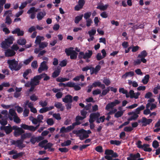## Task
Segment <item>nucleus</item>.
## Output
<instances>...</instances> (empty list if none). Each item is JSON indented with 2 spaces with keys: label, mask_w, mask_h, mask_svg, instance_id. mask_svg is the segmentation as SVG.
Instances as JSON below:
<instances>
[{
  "label": "nucleus",
  "mask_w": 160,
  "mask_h": 160,
  "mask_svg": "<svg viewBox=\"0 0 160 160\" xmlns=\"http://www.w3.org/2000/svg\"><path fill=\"white\" fill-rule=\"evenodd\" d=\"M103 82L107 86H109L111 83L110 80L109 79L107 78H104Z\"/></svg>",
  "instance_id": "8fccbe9b"
},
{
  "label": "nucleus",
  "mask_w": 160,
  "mask_h": 160,
  "mask_svg": "<svg viewBox=\"0 0 160 160\" xmlns=\"http://www.w3.org/2000/svg\"><path fill=\"white\" fill-rule=\"evenodd\" d=\"M38 9H36L34 7H32L30 8L27 11V13L30 14V18L32 19H34L36 16L35 13L38 11Z\"/></svg>",
  "instance_id": "0eeeda50"
},
{
  "label": "nucleus",
  "mask_w": 160,
  "mask_h": 160,
  "mask_svg": "<svg viewBox=\"0 0 160 160\" xmlns=\"http://www.w3.org/2000/svg\"><path fill=\"white\" fill-rule=\"evenodd\" d=\"M67 63V61L66 59L63 60L62 61L59 63V65L61 67H65L66 66Z\"/></svg>",
  "instance_id": "13d9d810"
},
{
  "label": "nucleus",
  "mask_w": 160,
  "mask_h": 160,
  "mask_svg": "<svg viewBox=\"0 0 160 160\" xmlns=\"http://www.w3.org/2000/svg\"><path fill=\"white\" fill-rule=\"evenodd\" d=\"M17 42L19 45H24L26 43V40L23 38L19 39L17 41Z\"/></svg>",
  "instance_id": "c03bdc74"
},
{
  "label": "nucleus",
  "mask_w": 160,
  "mask_h": 160,
  "mask_svg": "<svg viewBox=\"0 0 160 160\" xmlns=\"http://www.w3.org/2000/svg\"><path fill=\"white\" fill-rule=\"evenodd\" d=\"M54 106L57 109H60V110L62 112L64 109V107L62 105V104L59 102H56L54 105Z\"/></svg>",
  "instance_id": "a211bd4d"
},
{
  "label": "nucleus",
  "mask_w": 160,
  "mask_h": 160,
  "mask_svg": "<svg viewBox=\"0 0 160 160\" xmlns=\"http://www.w3.org/2000/svg\"><path fill=\"white\" fill-rule=\"evenodd\" d=\"M88 33L89 36H93L96 33V30L95 29H92L91 30L88 32Z\"/></svg>",
  "instance_id": "4d7b16f0"
},
{
  "label": "nucleus",
  "mask_w": 160,
  "mask_h": 160,
  "mask_svg": "<svg viewBox=\"0 0 160 160\" xmlns=\"http://www.w3.org/2000/svg\"><path fill=\"white\" fill-rule=\"evenodd\" d=\"M149 78V75H146L142 80V83L144 84H147L148 82Z\"/></svg>",
  "instance_id": "2f4dec72"
},
{
  "label": "nucleus",
  "mask_w": 160,
  "mask_h": 160,
  "mask_svg": "<svg viewBox=\"0 0 160 160\" xmlns=\"http://www.w3.org/2000/svg\"><path fill=\"white\" fill-rule=\"evenodd\" d=\"M134 75V72L133 71H130L126 72L124 74L122 75V78H126L128 76L132 77Z\"/></svg>",
  "instance_id": "a878e982"
},
{
  "label": "nucleus",
  "mask_w": 160,
  "mask_h": 160,
  "mask_svg": "<svg viewBox=\"0 0 160 160\" xmlns=\"http://www.w3.org/2000/svg\"><path fill=\"white\" fill-rule=\"evenodd\" d=\"M83 15L81 14L80 16H76L75 18L74 22L76 24H78L82 19Z\"/></svg>",
  "instance_id": "72a5a7b5"
},
{
  "label": "nucleus",
  "mask_w": 160,
  "mask_h": 160,
  "mask_svg": "<svg viewBox=\"0 0 160 160\" xmlns=\"http://www.w3.org/2000/svg\"><path fill=\"white\" fill-rule=\"evenodd\" d=\"M9 125L8 126H2L0 128L1 130H4L6 133L7 134H10L12 132V127L9 124Z\"/></svg>",
  "instance_id": "9b49d317"
},
{
  "label": "nucleus",
  "mask_w": 160,
  "mask_h": 160,
  "mask_svg": "<svg viewBox=\"0 0 160 160\" xmlns=\"http://www.w3.org/2000/svg\"><path fill=\"white\" fill-rule=\"evenodd\" d=\"M12 16H10L9 15H8L6 16L5 23L7 25H9L11 24L12 22V19L10 18V17Z\"/></svg>",
  "instance_id": "c9c22d12"
},
{
  "label": "nucleus",
  "mask_w": 160,
  "mask_h": 160,
  "mask_svg": "<svg viewBox=\"0 0 160 160\" xmlns=\"http://www.w3.org/2000/svg\"><path fill=\"white\" fill-rule=\"evenodd\" d=\"M24 132V131L21 128H19L18 130L15 131L14 132V135L15 137H17L21 135Z\"/></svg>",
  "instance_id": "b1692460"
},
{
  "label": "nucleus",
  "mask_w": 160,
  "mask_h": 160,
  "mask_svg": "<svg viewBox=\"0 0 160 160\" xmlns=\"http://www.w3.org/2000/svg\"><path fill=\"white\" fill-rule=\"evenodd\" d=\"M152 146L154 148H157L159 146L158 142L157 140H154L152 142Z\"/></svg>",
  "instance_id": "6e6d98bb"
},
{
  "label": "nucleus",
  "mask_w": 160,
  "mask_h": 160,
  "mask_svg": "<svg viewBox=\"0 0 160 160\" xmlns=\"http://www.w3.org/2000/svg\"><path fill=\"white\" fill-rule=\"evenodd\" d=\"M92 53V50H88L87 52L84 53V55L83 57V58L84 59H86L90 58Z\"/></svg>",
  "instance_id": "412c9836"
},
{
  "label": "nucleus",
  "mask_w": 160,
  "mask_h": 160,
  "mask_svg": "<svg viewBox=\"0 0 160 160\" xmlns=\"http://www.w3.org/2000/svg\"><path fill=\"white\" fill-rule=\"evenodd\" d=\"M1 45L2 48L4 49H7L10 46L5 40L2 42Z\"/></svg>",
  "instance_id": "4c0bfd02"
},
{
  "label": "nucleus",
  "mask_w": 160,
  "mask_h": 160,
  "mask_svg": "<svg viewBox=\"0 0 160 160\" xmlns=\"http://www.w3.org/2000/svg\"><path fill=\"white\" fill-rule=\"evenodd\" d=\"M21 135V139L20 140L22 141V142H23L24 140L27 138L29 137L31 135V134L30 133H24L23 134H22Z\"/></svg>",
  "instance_id": "c756f323"
},
{
  "label": "nucleus",
  "mask_w": 160,
  "mask_h": 160,
  "mask_svg": "<svg viewBox=\"0 0 160 160\" xmlns=\"http://www.w3.org/2000/svg\"><path fill=\"white\" fill-rule=\"evenodd\" d=\"M47 62L43 61L41 63L40 67L38 68V71L39 73L41 72L42 71L48 69V66L46 65Z\"/></svg>",
  "instance_id": "9d476101"
},
{
  "label": "nucleus",
  "mask_w": 160,
  "mask_h": 160,
  "mask_svg": "<svg viewBox=\"0 0 160 160\" xmlns=\"http://www.w3.org/2000/svg\"><path fill=\"white\" fill-rule=\"evenodd\" d=\"M6 0H0V14L2 12L3 8V5L5 9L9 8L11 6V4L9 3H6Z\"/></svg>",
  "instance_id": "39448f33"
},
{
  "label": "nucleus",
  "mask_w": 160,
  "mask_h": 160,
  "mask_svg": "<svg viewBox=\"0 0 160 160\" xmlns=\"http://www.w3.org/2000/svg\"><path fill=\"white\" fill-rule=\"evenodd\" d=\"M95 150L96 151L100 153L103 152L102 148L101 146H98L96 147Z\"/></svg>",
  "instance_id": "680f3d73"
},
{
  "label": "nucleus",
  "mask_w": 160,
  "mask_h": 160,
  "mask_svg": "<svg viewBox=\"0 0 160 160\" xmlns=\"http://www.w3.org/2000/svg\"><path fill=\"white\" fill-rule=\"evenodd\" d=\"M105 120V117L104 116H102L100 117L99 118V117L97 119V120L96 121V122L98 123H99L101 122H103Z\"/></svg>",
  "instance_id": "09e8293b"
},
{
  "label": "nucleus",
  "mask_w": 160,
  "mask_h": 160,
  "mask_svg": "<svg viewBox=\"0 0 160 160\" xmlns=\"http://www.w3.org/2000/svg\"><path fill=\"white\" fill-rule=\"evenodd\" d=\"M120 102L117 99H115L114 101L111 102L108 104L106 106L105 109L108 110L110 108L113 109V107L119 104Z\"/></svg>",
  "instance_id": "423d86ee"
},
{
  "label": "nucleus",
  "mask_w": 160,
  "mask_h": 160,
  "mask_svg": "<svg viewBox=\"0 0 160 160\" xmlns=\"http://www.w3.org/2000/svg\"><path fill=\"white\" fill-rule=\"evenodd\" d=\"M54 108V107L53 106H51L49 107H45L40 109L39 112L40 113H43L48 111H50Z\"/></svg>",
  "instance_id": "6ab92c4d"
},
{
  "label": "nucleus",
  "mask_w": 160,
  "mask_h": 160,
  "mask_svg": "<svg viewBox=\"0 0 160 160\" xmlns=\"http://www.w3.org/2000/svg\"><path fill=\"white\" fill-rule=\"evenodd\" d=\"M5 40L8 45L10 46V45L12 44L13 43V38L12 37H10L7 39H5Z\"/></svg>",
  "instance_id": "49530a36"
},
{
  "label": "nucleus",
  "mask_w": 160,
  "mask_h": 160,
  "mask_svg": "<svg viewBox=\"0 0 160 160\" xmlns=\"http://www.w3.org/2000/svg\"><path fill=\"white\" fill-rule=\"evenodd\" d=\"M74 134H75L76 135L79 134H82L84 137L86 138L89 137V135L87 134V131L83 129H81L79 130H74L73 131Z\"/></svg>",
  "instance_id": "6e6552de"
},
{
  "label": "nucleus",
  "mask_w": 160,
  "mask_h": 160,
  "mask_svg": "<svg viewBox=\"0 0 160 160\" xmlns=\"http://www.w3.org/2000/svg\"><path fill=\"white\" fill-rule=\"evenodd\" d=\"M62 101L66 103H72L73 101L72 97L70 95H66L62 98Z\"/></svg>",
  "instance_id": "ddd939ff"
},
{
  "label": "nucleus",
  "mask_w": 160,
  "mask_h": 160,
  "mask_svg": "<svg viewBox=\"0 0 160 160\" xmlns=\"http://www.w3.org/2000/svg\"><path fill=\"white\" fill-rule=\"evenodd\" d=\"M12 145H14L18 147L19 149L25 147V145L23 143L22 141L20 140H12L11 142Z\"/></svg>",
  "instance_id": "7ed1b4c3"
},
{
  "label": "nucleus",
  "mask_w": 160,
  "mask_h": 160,
  "mask_svg": "<svg viewBox=\"0 0 160 160\" xmlns=\"http://www.w3.org/2000/svg\"><path fill=\"white\" fill-rule=\"evenodd\" d=\"M110 143L111 144L115 145L117 146H119L121 144V141L117 140H111L110 141Z\"/></svg>",
  "instance_id": "a19ab883"
},
{
  "label": "nucleus",
  "mask_w": 160,
  "mask_h": 160,
  "mask_svg": "<svg viewBox=\"0 0 160 160\" xmlns=\"http://www.w3.org/2000/svg\"><path fill=\"white\" fill-rule=\"evenodd\" d=\"M108 6V4H106L105 5H98L96 8L100 9L101 11H104L107 9Z\"/></svg>",
  "instance_id": "7c9ffc66"
},
{
  "label": "nucleus",
  "mask_w": 160,
  "mask_h": 160,
  "mask_svg": "<svg viewBox=\"0 0 160 160\" xmlns=\"http://www.w3.org/2000/svg\"><path fill=\"white\" fill-rule=\"evenodd\" d=\"M9 113L12 117H14L17 115L15 111L13 109H10L9 110Z\"/></svg>",
  "instance_id": "5fc2aeb1"
},
{
  "label": "nucleus",
  "mask_w": 160,
  "mask_h": 160,
  "mask_svg": "<svg viewBox=\"0 0 160 160\" xmlns=\"http://www.w3.org/2000/svg\"><path fill=\"white\" fill-rule=\"evenodd\" d=\"M47 123L48 125L51 126L54 124V122L52 118H50L47 119Z\"/></svg>",
  "instance_id": "603ef678"
},
{
  "label": "nucleus",
  "mask_w": 160,
  "mask_h": 160,
  "mask_svg": "<svg viewBox=\"0 0 160 160\" xmlns=\"http://www.w3.org/2000/svg\"><path fill=\"white\" fill-rule=\"evenodd\" d=\"M72 49L73 48L72 47L66 48L65 52L67 56H70L71 59H76L78 53L75 51L72 50Z\"/></svg>",
  "instance_id": "f03ea898"
},
{
  "label": "nucleus",
  "mask_w": 160,
  "mask_h": 160,
  "mask_svg": "<svg viewBox=\"0 0 160 160\" xmlns=\"http://www.w3.org/2000/svg\"><path fill=\"white\" fill-rule=\"evenodd\" d=\"M37 119L38 122V123L42 122V120L43 119V116L42 114L39 115L37 117Z\"/></svg>",
  "instance_id": "052dcab7"
},
{
  "label": "nucleus",
  "mask_w": 160,
  "mask_h": 160,
  "mask_svg": "<svg viewBox=\"0 0 160 160\" xmlns=\"http://www.w3.org/2000/svg\"><path fill=\"white\" fill-rule=\"evenodd\" d=\"M46 13L45 11L40 12L37 14V17L38 20H41L46 15Z\"/></svg>",
  "instance_id": "4be33fe9"
},
{
  "label": "nucleus",
  "mask_w": 160,
  "mask_h": 160,
  "mask_svg": "<svg viewBox=\"0 0 160 160\" xmlns=\"http://www.w3.org/2000/svg\"><path fill=\"white\" fill-rule=\"evenodd\" d=\"M44 39V38L43 37L38 36L36 37V39L35 41V43L37 45H38L41 42L42 40L43 41Z\"/></svg>",
  "instance_id": "393cba45"
},
{
  "label": "nucleus",
  "mask_w": 160,
  "mask_h": 160,
  "mask_svg": "<svg viewBox=\"0 0 160 160\" xmlns=\"http://www.w3.org/2000/svg\"><path fill=\"white\" fill-rule=\"evenodd\" d=\"M86 118V117H82L80 116H77L75 118L76 122L73 123H76V125H80L81 124L80 120H82Z\"/></svg>",
  "instance_id": "5701e85b"
},
{
  "label": "nucleus",
  "mask_w": 160,
  "mask_h": 160,
  "mask_svg": "<svg viewBox=\"0 0 160 160\" xmlns=\"http://www.w3.org/2000/svg\"><path fill=\"white\" fill-rule=\"evenodd\" d=\"M30 99L32 101H35L38 100V98L34 94L31 96L30 97Z\"/></svg>",
  "instance_id": "774afa93"
},
{
  "label": "nucleus",
  "mask_w": 160,
  "mask_h": 160,
  "mask_svg": "<svg viewBox=\"0 0 160 160\" xmlns=\"http://www.w3.org/2000/svg\"><path fill=\"white\" fill-rule=\"evenodd\" d=\"M91 15V12H87L84 13V18L86 20L88 19H89V18L90 17Z\"/></svg>",
  "instance_id": "bf43d9fd"
},
{
  "label": "nucleus",
  "mask_w": 160,
  "mask_h": 160,
  "mask_svg": "<svg viewBox=\"0 0 160 160\" xmlns=\"http://www.w3.org/2000/svg\"><path fill=\"white\" fill-rule=\"evenodd\" d=\"M39 104L42 107H46L48 105V102L46 101H41L39 102Z\"/></svg>",
  "instance_id": "e2e57ef3"
},
{
  "label": "nucleus",
  "mask_w": 160,
  "mask_h": 160,
  "mask_svg": "<svg viewBox=\"0 0 160 160\" xmlns=\"http://www.w3.org/2000/svg\"><path fill=\"white\" fill-rule=\"evenodd\" d=\"M33 56H31L27 59L25 60L23 63L26 65H27L33 59Z\"/></svg>",
  "instance_id": "de8ad7c7"
},
{
  "label": "nucleus",
  "mask_w": 160,
  "mask_h": 160,
  "mask_svg": "<svg viewBox=\"0 0 160 160\" xmlns=\"http://www.w3.org/2000/svg\"><path fill=\"white\" fill-rule=\"evenodd\" d=\"M48 142V141L47 140H46V139L44 140L39 143L38 144V146L40 147H42V148H43V147L44 148V147H45L44 146V145L45 144L47 143Z\"/></svg>",
  "instance_id": "3c124183"
},
{
  "label": "nucleus",
  "mask_w": 160,
  "mask_h": 160,
  "mask_svg": "<svg viewBox=\"0 0 160 160\" xmlns=\"http://www.w3.org/2000/svg\"><path fill=\"white\" fill-rule=\"evenodd\" d=\"M7 63L9 65V68L12 71H19L23 65L22 62L18 63V62L16 61L15 59L8 60L7 61Z\"/></svg>",
  "instance_id": "f257e3e1"
},
{
  "label": "nucleus",
  "mask_w": 160,
  "mask_h": 160,
  "mask_svg": "<svg viewBox=\"0 0 160 160\" xmlns=\"http://www.w3.org/2000/svg\"><path fill=\"white\" fill-rule=\"evenodd\" d=\"M145 108V107L143 105H142L138 107L135 109V112L137 114H139L140 112L143 110Z\"/></svg>",
  "instance_id": "f704fd0d"
},
{
  "label": "nucleus",
  "mask_w": 160,
  "mask_h": 160,
  "mask_svg": "<svg viewBox=\"0 0 160 160\" xmlns=\"http://www.w3.org/2000/svg\"><path fill=\"white\" fill-rule=\"evenodd\" d=\"M100 114L98 112L91 113L90 115V118L89 120L90 123H93L95 120H96V121L97 119L100 116Z\"/></svg>",
  "instance_id": "20e7f679"
},
{
  "label": "nucleus",
  "mask_w": 160,
  "mask_h": 160,
  "mask_svg": "<svg viewBox=\"0 0 160 160\" xmlns=\"http://www.w3.org/2000/svg\"><path fill=\"white\" fill-rule=\"evenodd\" d=\"M39 80L37 76H34L33 78L31 79V84L34 85H37L39 84Z\"/></svg>",
  "instance_id": "aec40b11"
},
{
  "label": "nucleus",
  "mask_w": 160,
  "mask_h": 160,
  "mask_svg": "<svg viewBox=\"0 0 160 160\" xmlns=\"http://www.w3.org/2000/svg\"><path fill=\"white\" fill-rule=\"evenodd\" d=\"M141 155L139 152H137L136 154L130 153L129 157H127V160H136L137 159L140 158Z\"/></svg>",
  "instance_id": "f8f14e48"
},
{
  "label": "nucleus",
  "mask_w": 160,
  "mask_h": 160,
  "mask_svg": "<svg viewBox=\"0 0 160 160\" xmlns=\"http://www.w3.org/2000/svg\"><path fill=\"white\" fill-rule=\"evenodd\" d=\"M113 150L111 149H106L105 152V154L106 155L111 156L113 154Z\"/></svg>",
  "instance_id": "864d4df0"
},
{
  "label": "nucleus",
  "mask_w": 160,
  "mask_h": 160,
  "mask_svg": "<svg viewBox=\"0 0 160 160\" xmlns=\"http://www.w3.org/2000/svg\"><path fill=\"white\" fill-rule=\"evenodd\" d=\"M149 145L147 144H143V150L145 152H150L152 151V149L150 148H148L149 146Z\"/></svg>",
  "instance_id": "c85d7f7f"
},
{
  "label": "nucleus",
  "mask_w": 160,
  "mask_h": 160,
  "mask_svg": "<svg viewBox=\"0 0 160 160\" xmlns=\"http://www.w3.org/2000/svg\"><path fill=\"white\" fill-rule=\"evenodd\" d=\"M142 142L140 140H138L136 143V145L137 146V147L139 148L142 149L143 148V145L141 144Z\"/></svg>",
  "instance_id": "338daca9"
},
{
  "label": "nucleus",
  "mask_w": 160,
  "mask_h": 160,
  "mask_svg": "<svg viewBox=\"0 0 160 160\" xmlns=\"http://www.w3.org/2000/svg\"><path fill=\"white\" fill-rule=\"evenodd\" d=\"M61 68L59 66H58L56 70L52 73V77L54 78H56L58 77L61 72Z\"/></svg>",
  "instance_id": "f3484780"
},
{
  "label": "nucleus",
  "mask_w": 160,
  "mask_h": 160,
  "mask_svg": "<svg viewBox=\"0 0 160 160\" xmlns=\"http://www.w3.org/2000/svg\"><path fill=\"white\" fill-rule=\"evenodd\" d=\"M123 111H118L115 113L114 117L116 118H118L122 116L123 113Z\"/></svg>",
  "instance_id": "a18cd8bd"
},
{
  "label": "nucleus",
  "mask_w": 160,
  "mask_h": 160,
  "mask_svg": "<svg viewBox=\"0 0 160 160\" xmlns=\"http://www.w3.org/2000/svg\"><path fill=\"white\" fill-rule=\"evenodd\" d=\"M48 43L46 42H42L38 44L39 48L41 50L46 47L48 45Z\"/></svg>",
  "instance_id": "473e14b6"
},
{
  "label": "nucleus",
  "mask_w": 160,
  "mask_h": 160,
  "mask_svg": "<svg viewBox=\"0 0 160 160\" xmlns=\"http://www.w3.org/2000/svg\"><path fill=\"white\" fill-rule=\"evenodd\" d=\"M128 84L129 85H131L132 84V86L133 87L136 88L138 86V83L135 81L132 82L131 80H128Z\"/></svg>",
  "instance_id": "ea45409f"
},
{
  "label": "nucleus",
  "mask_w": 160,
  "mask_h": 160,
  "mask_svg": "<svg viewBox=\"0 0 160 160\" xmlns=\"http://www.w3.org/2000/svg\"><path fill=\"white\" fill-rule=\"evenodd\" d=\"M131 47H132V52H137L139 50L140 48V47L138 46H134L133 45H132Z\"/></svg>",
  "instance_id": "69168bd1"
},
{
  "label": "nucleus",
  "mask_w": 160,
  "mask_h": 160,
  "mask_svg": "<svg viewBox=\"0 0 160 160\" xmlns=\"http://www.w3.org/2000/svg\"><path fill=\"white\" fill-rule=\"evenodd\" d=\"M16 54V52L12 50L8 49L6 51L5 55L6 57H10L13 56Z\"/></svg>",
  "instance_id": "2eb2a0df"
},
{
  "label": "nucleus",
  "mask_w": 160,
  "mask_h": 160,
  "mask_svg": "<svg viewBox=\"0 0 160 160\" xmlns=\"http://www.w3.org/2000/svg\"><path fill=\"white\" fill-rule=\"evenodd\" d=\"M12 33L13 34H17L18 36H22L24 34V32L22 30H20L19 28H17L14 30L12 31Z\"/></svg>",
  "instance_id": "dca6fc26"
},
{
  "label": "nucleus",
  "mask_w": 160,
  "mask_h": 160,
  "mask_svg": "<svg viewBox=\"0 0 160 160\" xmlns=\"http://www.w3.org/2000/svg\"><path fill=\"white\" fill-rule=\"evenodd\" d=\"M76 123H73L72 125H70L66 128L67 132H69L72 129H73L75 127V126H76Z\"/></svg>",
  "instance_id": "e433bc0d"
},
{
  "label": "nucleus",
  "mask_w": 160,
  "mask_h": 160,
  "mask_svg": "<svg viewBox=\"0 0 160 160\" xmlns=\"http://www.w3.org/2000/svg\"><path fill=\"white\" fill-rule=\"evenodd\" d=\"M56 81L58 82H62L66 81H68L69 80L68 78H63L61 77H58L56 78Z\"/></svg>",
  "instance_id": "37998d69"
},
{
  "label": "nucleus",
  "mask_w": 160,
  "mask_h": 160,
  "mask_svg": "<svg viewBox=\"0 0 160 160\" xmlns=\"http://www.w3.org/2000/svg\"><path fill=\"white\" fill-rule=\"evenodd\" d=\"M148 53L146 50H143L142 51L138 56V58L141 59V61L143 63H145L147 62V60L145 58L147 56Z\"/></svg>",
  "instance_id": "1a4fd4ad"
},
{
  "label": "nucleus",
  "mask_w": 160,
  "mask_h": 160,
  "mask_svg": "<svg viewBox=\"0 0 160 160\" xmlns=\"http://www.w3.org/2000/svg\"><path fill=\"white\" fill-rule=\"evenodd\" d=\"M32 73V70L30 69H28L26 70L23 73V78L26 79H28V78L27 76L29 74V73Z\"/></svg>",
  "instance_id": "cd10ccee"
},
{
  "label": "nucleus",
  "mask_w": 160,
  "mask_h": 160,
  "mask_svg": "<svg viewBox=\"0 0 160 160\" xmlns=\"http://www.w3.org/2000/svg\"><path fill=\"white\" fill-rule=\"evenodd\" d=\"M138 114H136V113L135 112L134 114H133V115L130 117L128 119V121H131L132 120H136L139 117V116L138 115Z\"/></svg>",
  "instance_id": "58836bf2"
},
{
  "label": "nucleus",
  "mask_w": 160,
  "mask_h": 160,
  "mask_svg": "<svg viewBox=\"0 0 160 160\" xmlns=\"http://www.w3.org/2000/svg\"><path fill=\"white\" fill-rule=\"evenodd\" d=\"M24 153V152H21L18 153H17V152H16V154L12 156V158L13 159H16L18 158H21L23 156Z\"/></svg>",
  "instance_id": "bb28decb"
},
{
  "label": "nucleus",
  "mask_w": 160,
  "mask_h": 160,
  "mask_svg": "<svg viewBox=\"0 0 160 160\" xmlns=\"http://www.w3.org/2000/svg\"><path fill=\"white\" fill-rule=\"evenodd\" d=\"M21 127L25 130H28L32 131V126H28L25 124H22Z\"/></svg>",
  "instance_id": "79ce46f5"
},
{
  "label": "nucleus",
  "mask_w": 160,
  "mask_h": 160,
  "mask_svg": "<svg viewBox=\"0 0 160 160\" xmlns=\"http://www.w3.org/2000/svg\"><path fill=\"white\" fill-rule=\"evenodd\" d=\"M151 119H147L145 117H142V126H146L147 125L149 124L152 122Z\"/></svg>",
  "instance_id": "4468645a"
},
{
  "label": "nucleus",
  "mask_w": 160,
  "mask_h": 160,
  "mask_svg": "<svg viewBox=\"0 0 160 160\" xmlns=\"http://www.w3.org/2000/svg\"><path fill=\"white\" fill-rule=\"evenodd\" d=\"M31 66L34 69L37 68L38 67V63L37 61H33L31 63Z\"/></svg>",
  "instance_id": "0e129e2a"
}]
</instances>
